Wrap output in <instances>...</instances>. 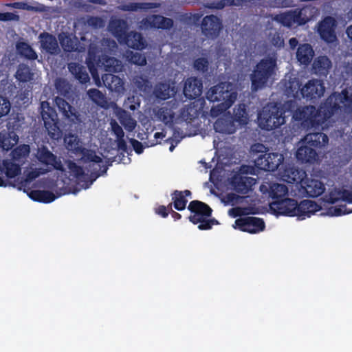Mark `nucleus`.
Wrapping results in <instances>:
<instances>
[{"label": "nucleus", "mask_w": 352, "mask_h": 352, "mask_svg": "<svg viewBox=\"0 0 352 352\" xmlns=\"http://www.w3.org/2000/svg\"><path fill=\"white\" fill-rule=\"evenodd\" d=\"M341 104L344 106L352 104V97L346 89L342 90L341 93L331 94L318 109L312 105L298 108L293 118L307 130L319 129L340 109Z\"/></svg>", "instance_id": "obj_1"}, {"label": "nucleus", "mask_w": 352, "mask_h": 352, "mask_svg": "<svg viewBox=\"0 0 352 352\" xmlns=\"http://www.w3.org/2000/svg\"><path fill=\"white\" fill-rule=\"evenodd\" d=\"M277 69V58L275 56H268L261 59L250 75L252 91H257L271 84L274 80Z\"/></svg>", "instance_id": "obj_2"}, {"label": "nucleus", "mask_w": 352, "mask_h": 352, "mask_svg": "<svg viewBox=\"0 0 352 352\" xmlns=\"http://www.w3.org/2000/svg\"><path fill=\"white\" fill-rule=\"evenodd\" d=\"M207 99L211 102H220L219 111L228 109L235 102L237 93L234 85L229 82H222L210 88L207 92Z\"/></svg>", "instance_id": "obj_3"}, {"label": "nucleus", "mask_w": 352, "mask_h": 352, "mask_svg": "<svg viewBox=\"0 0 352 352\" xmlns=\"http://www.w3.org/2000/svg\"><path fill=\"white\" fill-rule=\"evenodd\" d=\"M285 110L280 103H268L258 113V120L262 129L272 131L285 122Z\"/></svg>", "instance_id": "obj_4"}, {"label": "nucleus", "mask_w": 352, "mask_h": 352, "mask_svg": "<svg viewBox=\"0 0 352 352\" xmlns=\"http://www.w3.org/2000/svg\"><path fill=\"white\" fill-rule=\"evenodd\" d=\"M41 108L42 120L48 135L54 140L61 139L63 131L60 128L59 120L55 109L52 107L48 102H42Z\"/></svg>", "instance_id": "obj_5"}, {"label": "nucleus", "mask_w": 352, "mask_h": 352, "mask_svg": "<svg viewBox=\"0 0 352 352\" xmlns=\"http://www.w3.org/2000/svg\"><path fill=\"white\" fill-rule=\"evenodd\" d=\"M246 114L245 108L239 107L234 116H226L218 118L214 123V129L216 132L223 134H233L236 131V122L245 124L243 120Z\"/></svg>", "instance_id": "obj_6"}, {"label": "nucleus", "mask_w": 352, "mask_h": 352, "mask_svg": "<svg viewBox=\"0 0 352 352\" xmlns=\"http://www.w3.org/2000/svg\"><path fill=\"white\" fill-rule=\"evenodd\" d=\"M67 168L72 176L76 179L77 183L84 188H89L98 177L105 173L107 170V167L103 166L101 172L93 170L91 172L90 175H89L85 173L82 166L71 160L67 162Z\"/></svg>", "instance_id": "obj_7"}, {"label": "nucleus", "mask_w": 352, "mask_h": 352, "mask_svg": "<svg viewBox=\"0 0 352 352\" xmlns=\"http://www.w3.org/2000/svg\"><path fill=\"white\" fill-rule=\"evenodd\" d=\"M305 175L304 178L292 177V183H296L300 188L302 193L309 197H318L320 196L325 190L324 184L320 180L316 179L308 178L305 172L302 173Z\"/></svg>", "instance_id": "obj_8"}, {"label": "nucleus", "mask_w": 352, "mask_h": 352, "mask_svg": "<svg viewBox=\"0 0 352 352\" xmlns=\"http://www.w3.org/2000/svg\"><path fill=\"white\" fill-rule=\"evenodd\" d=\"M283 155L278 153H267L258 155L254 159L255 166L265 171H274L282 164Z\"/></svg>", "instance_id": "obj_9"}, {"label": "nucleus", "mask_w": 352, "mask_h": 352, "mask_svg": "<svg viewBox=\"0 0 352 352\" xmlns=\"http://www.w3.org/2000/svg\"><path fill=\"white\" fill-rule=\"evenodd\" d=\"M270 208L276 215L295 217L297 212V201L285 197L280 200L272 201L270 204Z\"/></svg>", "instance_id": "obj_10"}, {"label": "nucleus", "mask_w": 352, "mask_h": 352, "mask_svg": "<svg viewBox=\"0 0 352 352\" xmlns=\"http://www.w3.org/2000/svg\"><path fill=\"white\" fill-rule=\"evenodd\" d=\"M325 91L324 82L322 80H309L301 89L300 93L307 100L314 101L320 98Z\"/></svg>", "instance_id": "obj_11"}, {"label": "nucleus", "mask_w": 352, "mask_h": 352, "mask_svg": "<svg viewBox=\"0 0 352 352\" xmlns=\"http://www.w3.org/2000/svg\"><path fill=\"white\" fill-rule=\"evenodd\" d=\"M188 210L192 214L188 217L189 221L196 225L201 221V218H209L212 215V210L206 204L199 201H191Z\"/></svg>", "instance_id": "obj_12"}, {"label": "nucleus", "mask_w": 352, "mask_h": 352, "mask_svg": "<svg viewBox=\"0 0 352 352\" xmlns=\"http://www.w3.org/2000/svg\"><path fill=\"white\" fill-rule=\"evenodd\" d=\"M235 224L243 232L255 234L262 232L265 228L263 219L255 217H245L237 219Z\"/></svg>", "instance_id": "obj_13"}, {"label": "nucleus", "mask_w": 352, "mask_h": 352, "mask_svg": "<svg viewBox=\"0 0 352 352\" xmlns=\"http://www.w3.org/2000/svg\"><path fill=\"white\" fill-rule=\"evenodd\" d=\"M222 27L221 19L213 14L204 16L201 23L203 34L206 37L212 39L219 36Z\"/></svg>", "instance_id": "obj_14"}, {"label": "nucleus", "mask_w": 352, "mask_h": 352, "mask_svg": "<svg viewBox=\"0 0 352 352\" xmlns=\"http://www.w3.org/2000/svg\"><path fill=\"white\" fill-rule=\"evenodd\" d=\"M178 104L175 100L166 102L156 111L157 118L167 126H173L175 120H177L175 118V110L177 109Z\"/></svg>", "instance_id": "obj_15"}, {"label": "nucleus", "mask_w": 352, "mask_h": 352, "mask_svg": "<svg viewBox=\"0 0 352 352\" xmlns=\"http://www.w3.org/2000/svg\"><path fill=\"white\" fill-rule=\"evenodd\" d=\"M336 21L332 16H326L318 24V32L320 38L328 43H333L336 39Z\"/></svg>", "instance_id": "obj_16"}, {"label": "nucleus", "mask_w": 352, "mask_h": 352, "mask_svg": "<svg viewBox=\"0 0 352 352\" xmlns=\"http://www.w3.org/2000/svg\"><path fill=\"white\" fill-rule=\"evenodd\" d=\"M36 158L42 164L51 166L56 170H63L60 160L45 146H42L38 148Z\"/></svg>", "instance_id": "obj_17"}, {"label": "nucleus", "mask_w": 352, "mask_h": 352, "mask_svg": "<svg viewBox=\"0 0 352 352\" xmlns=\"http://www.w3.org/2000/svg\"><path fill=\"white\" fill-rule=\"evenodd\" d=\"M19 142V136L15 132V126L8 123L7 130L0 132V147L4 151H9Z\"/></svg>", "instance_id": "obj_18"}, {"label": "nucleus", "mask_w": 352, "mask_h": 352, "mask_svg": "<svg viewBox=\"0 0 352 352\" xmlns=\"http://www.w3.org/2000/svg\"><path fill=\"white\" fill-rule=\"evenodd\" d=\"M202 81L196 77H190L184 83L183 93L186 98L195 99L202 93Z\"/></svg>", "instance_id": "obj_19"}, {"label": "nucleus", "mask_w": 352, "mask_h": 352, "mask_svg": "<svg viewBox=\"0 0 352 352\" xmlns=\"http://www.w3.org/2000/svg\"><path fill=\"white\" fill-rule=\"evenodd\" d=\"M76 157H80L78 160L83 162H93L89 166L94 167V170L101 172L103 169V166H104V165H100V163L102 162V160L100 156L97 155L96 152L93 150L82 147L79 153H78Z\"/></svg>", "instance_id": "obj_20"}, {"label": "nucleus", "mask_w": 352, "mask_h": 352, "mask_svg": "<svg viewBox=\"0 0 352 352\" xmlns=\"http://www.w3.org/2000/svg\"><path fill=\"white\" fill-rule=\"evenodd\" d=\"M41 47L47 54L55 55L60 51L58 41L56 37L48 32H44L38 36Z\"/></svg>", "instance_id": "obj_21"}, {"label": "nucleus", "mask_w": 352, "mask_h": 352, "mask_svg": "<svg viewBox=\"0 0 352 352\" xmlns=\"http://www.w3.org/2000/svg\"><path fill=\"white\" fill-rule=\"evenodd\" d=\"M321 210V206L316 201L311 200H302L297 203L296 216L305 219L310 217L312 214Z\"/></svg>", "instance_id": "obj_22"}, {"label": "nucleus", "mask_w": 352, "mask_h": 352, "mask_svg": "<svg viewBox=\"0 0 352 352\" xmlns=\"http://www.w3.org/2000/svg\"><path fill=\"white\" fill-rule=\"evenodd\" d=\"M332 67L331 60L326 56L317 57L312 64L313 72L320 77L326 78Z\"/></svg>", "instance_id": "obj_23"}, {"label": "nucleus", "mask_w": 352, "mask_h": 352, "mask_svg": "<svg viewBox=\"0 0 352 352\" xmlns=\"http://www.w3.org/2000/svg\"><path fill=\"white\" fill-rule=\"evenodd\" d=\"M296 157L301 163H314L318 158V153L315 148L309 145L300 146L296 151Z\"/></svg>", "instance_id": "obj_24"}, {"label": "nucleus", "mask_w": 352, "mask_h": 352, "mask_svg": "<svg viewBox=\"0 0 352 352\" xmlns=\"http://www.w3.org/2000/svg\"><path fill=\"white\" fill-rule=\"evenodd\" d=\"M121 44L126 45L129 48L142 50L146 47V43L142 35L137 32H128Z\"/></svg>", "instance_id": "obj_25"}, {"label": "nucleus", "mask_w": 352, "mask_h": 352, "mask_svg": "<svg viewBox=\"0 0 352 352\" xmlns=\"http://www.w3.org/2000/svg\"><path fill=\"white\" fill-rule=\"evenodd\" d=\"M54 102L59 112L62 113L63 118L68 119L71 121H74L78 118L76 109L65 99L60 97H56Z\"/></svg>", "instance_id": "obj_26"}, {"label": "nucleus", "mask_w": 352, "mask_h": 352, "mask_svg": "<svg viewBox=\"0 0 352 352\" xmlns=\"http://www.w3.org/2000/svg\"><path fill=\"white\" fill-rule=\"evenodd\" d=\"M303 141L311 148H321L328 144L329 138L322 132L311 133L305 136Z\"/></svg>", "instance_id": "obj_27"}, {"label": "nucleus", "mask_w": 352, "mask_h": 352, "mask_svg": "<svg viewBox=\"0 0 352 352\" xmlns=\"http://www.w3.org/2000/svg\"><path fill=\"white\" fill-rule=\"evenodd\" d=\"M30 153V146L29 144H22L16 146L12 150L10 156V160L24 165L28 160Z\"/></svg>", "instance_id": "obj_28"}, {"label": "nucleus", "mask_w": 352, "mask_h": 352, "mask_svg": "<svg viewBox=\"0 0 352 352\" xmlns=\"http://www.w3.org/2000/svg\"><path fill=\"white\" fill-rule=\"evenodd\" d=\"M104 85L111 91L121 93L124 91V82L119 76L112 74H104L102 76Z\"/></svg>", "instance_id": "obj_29"}, {"label": "nucleus", "mask_w": 352, "mask_h": 352, "mask_svg": "<svg viewBox=\"0 0 352 352\" xmlns=\"http://www.w3.org/2000/svg\"><path fill=\"white\" fill-rule=\"evenodd\" d=\"M314 56L312 46L309 43L301 44L296 52V58L302 65H308Z\"/></svg>", "instance_id": "obj_30"}, {"label": "nucleus", "mask_w": 352, "mask_h": 352, "mask_svg": "<svg viewBox=\"0 0 352 352\" xmlns=\"http://www.w3.org/2000/svg\"><path fill=\"white\" fill-rule=\"evenodd\" d=\"M339 201L352 204V191L346 189H335L329 192L327 201L335 204Z\"/></svg>", "instance_id": "obj_31"}, {"label": "nucleus", "mask_w": 352, "mask_h": 352, "mask_svg": "<svg viewBox=\"0 0 352 352\" xmlns=\"http://www.w3.org/2000/svg\"><path fill=\"white\" fill-rule=\"evenodd\" d=\"M192 193L189 190H184L182 191L175 190L172 194V201L173 206L175 210L178 211L184 210L188 203L187 197L191 196Z\"/></svg>", "instance_id": "obj_32"}, {"label": "nucleus", "mask_w": 352, "mask_h": 352, "mask_svg": "<svg viewBox=\"0 0 352 352\" xmlns=\"http://www.w3.org/2000/svg\"><path fill=\"white\" fill-rule=\"evenodd\" d=\"M157 7L156 3L151 2H130L129 3H123L118 6V9L124 12H136L138 10L147 11Z\"/></svg>", "instance_id": "obj_33"}, {"label": "nucleus", "mask_w": 352, "mask_h": 352, "mask_svg": "<svg viewBox=\"0 0 352 352\" xmlns=\"http://www.w3.org/2000/svg\"><path fill=\"white\" fill-rule=\"evenodd\" d=\"M68 69L80 83L85 84L89 81V74L83 65L77 63H70L68 64Z\"/></svg>", "instance_id": "obj_34"}, {"label": "nucleus", "mask_w": 352, "mask_h": 352, "mask_svg": "<svg viewBox=\"0 0 352 352\" xmlns=\"http://www.w3.org/2000/svg\"><path fill=\"white\" fill-rule=\"evenodd\" d=\"M199 115V110L197 109V105L190 103L181 109L177 120L191 123Z\"/></svg>", "instance_id": "obj_35"}, {"label": "nucleus", "mask_w": 352, "mask_h": 352, "mask_svg": "<svg viewBox=\"0 0 352 352\" xmlns=\"http://www.w3.org/2000/svg\"><path fill=\"white\" fill-rule=\"evenodd\" d=\"M3 172L9 179L14 178L21 173V164H19L10 159H6L2 161Z\"/></svg>", "instance_id": "obj_36"}, {"label": "nucleus", "mask_w": 352, "mask_h": 352, "mask_svg": "<svg viewBox=\"0 0 352 352\" xmlns=\"http://www.w3.org/2000/svg\"><path fill=\"white\" fill-rule=\"evenodd\" d=\"M294 11L295 12V15H296L297 23L298 25H304L314 16L315 8L311 6H306L300 9L296 8Z\"/></svg>", "instance_id": "obj_37"}, {"label": "nucleus", "mask_w": 352, "mask_h": 352, "mask_svg": "<svg viewBox=\"0 0 352 352\" xmlns=\"http://www.w3.org/2000/svg\"><path fill=\"white\" fill-rule=\"evenodd\" d=\"M28 195L33 201L45 204L52 202L56 197L51 191L40 190H32Z\"/></svg>", "instance_id": "obj_38"}, {"label": "nucleus", "mask_w": 352, "mask_h": 352, "mask_svg": "<svg viewBox=\"0 0 352 352\" xmlns=\"http://www.w3.org/2000/svg\"><path fill=\"white\" fill-rule=\"evenodd\" d=\"M17 53L28 60H34L38 57L36 52L28 43L23 41L17 42L16 44Z\"/></svg>", "instance_id": "obj_39"}, {"label": "nucleus", "mask_w": 352, "mask_h": 352, "mask_svg": "<svg viewBox=\"0 0 352 352\" xmlns=\"http://www.w3.org/2000/svg\"><path fill=\"white\" fill-rule=\"evenodd\" d=\"M124 25L125 22L120 19L113 21L110 23L111 30L120 44L123 43L122 40L124 39L128 34L126 28L124 26Z\"/></svg>", "instance_id": "obj_40"}, {"label": "nucleus", "mask_w": 352, "mask_h": 352, "mask_svg": "<svg viewBox=\"0 0 352 352\" xmlns=\"http://www.w3.org/2000/svg\"><path fill=\"white\" fill-rule=\"evenodd\" d=\"M254 180L252 177H240L236 179L233 182L235 190L242 194L248 193L254 184Z\"/></svg>", "instance_id": "obj_41"}, {"label": "nucleus", "mask_w": 352, "mask_h": 352, "mask_svg": "<svg viewBox=\"0 0 352 352\" xmlns=\"http://www.w3.org/2000/svg\"><path fill=\"white\" fill-rule=\"evenodd\" d=\"M296 15L294 10L287 12L276 14L273 19L285 27H291L294 23H297Z\"/></svg>", "instance_id": "obj_42"}, {"label": "nucleus", "mask_w": 352, "mask_h": 352, "mask_svg": "<svg viewBox=\"0 0 352 352\" xmlns=\"http://www.w3.org/2000/svg\"><path fill=\"white\" fill-rule=\"evenodd\" d=\"M153 93L157 98L165 100L173 94V90L169 84L160 82L155 86Z\"/></svg>", "instance_id": "obj_43"}, {"label": "nucleus", "mask_w": 352, "mask_h": 352, "mask_svg": "<svg viewBox=\"0 0 352 352\" xmlns=\"http://www.w3.org/2000/svg\"><path fill=\"white\" fill-rule=\"evenodd\" d=\"M64 141L67 150L69 151L72 153L74 154L76 156L78 155V153H79V151L83 147L80 145V142L78 136L76 135L69 134L67 135L65 138Z\"/></svg>", "instance_id": "obj_44"}, {"label": "nucleus", "mask_w": 352, "mask_h": 352, "mask_svg": "<svg viewBox=\"0 0 352 352\" xmlns=\"http://www.w3.org/2000/svg\"><path fill=\"white\" fill-rule=\"evenodd\" d=\"M288 194V188L283 184H273L270 187V195L273 201L285 198Z\"/></svg>", "instance_id": "obj_45"}, {"label": "nucleus", "mask_w": 352, "mask_h": 352, "mask_svg": "<svg viewBox=\"0 0 352 352\" xmlns=\"http://www.w3.org/2000/svg\"><path fill=\"white\" fill-rule=\"evenodd\" d=\"M33 73L27 65L21 63L18 66L15 77L19 82H28L33 79Z\"/></svg>", "instance_id": "obj_46"}, {"label": "nucleus", "mask_w": 352, "mask_h": 352, "mask_svg": "<svg viewBox=\"0 0 352 352\" xmlns=\"http://www.w3.org/2000/svg\"><path fill=\"white\" fill-rule=\"evenodd\" d=\"M161 15L154 14L150 16L144 18L140 23L141 26L145 28H157L160 24Z\"/></svg>", "instance_id": "obj_47"}, {"label": "nucleus", "mask_w": 352, "mask_h": 352, "mask_svg": "<svg viewBox=\"0 0 352 352\" xmlns=\"http://www.w3.org/2000/svg\"><path fill=\"white\" fill-rule=\"evenodd\" d=\"M120 122L124 127V129L129 131H133L137 125L136 121L131 116L130 114L124 112V115H122L119 118Z\"/></svg>", "instance_id": "obj_48"}, {"label": "nucleus", "mask_w": 352, "mask_h": 352, "mask_svg": "<svg viewBox=\"0 0 352 352\" xmlns=\"http://www.w3.org/2000/svg\"><path fill=\"white\" fill-rule=\"evenodd\" d=\"M194 69L202 74H207L209 69V61L207 58L199 57L193 61Z\"/></svg>", "instance_id": "obj_49"}, {"label": "nucleus", "mask_w": 352, "mask_h": 352, "mask_svg": "<svg viewBox=\"0 0 352 352\" xmlns=\"http://www.w3.org/2000/svg\"><path fill=\"white\" fill-rule=\"evenodd\" d=\"M89 98L96 104L103 107L106 100L104 95L97 89H90L87 91Z\"/></svg>", "instance_id": "obj_50"}, {"label": "nucleus", "mask_w": 352, "mask_h": 352, "mask_svg": "<svg viewBox=\"0 0 352 352\" xmlns=\"http://www.w3.org/2000/svg\"><path fill=\"white\" fill-rule=\"evenodd\" d=\"M133 83L139 91L144 93H148L151 89L148 80L142 76H136L133 79Z\"/></svg>", "instance_id": "obj_51"}, {"label": "nucleus", "mask_w": 352, "mask_h": 352, "mask_svg": "<svg viewBox=\"0 0 352 352\" xmlns=\"http://www.w3.org/2000/svg\"><path fill=\"white\" fill-rule=\"evenodd\" d=\"M352 210H348L346 205L330 206L327 208V214L331 217H339L349 214Z\"/></svg>", "instance_id": "obj_52"}, {"label": "nucleus", "mask_w": 352, "mask_h": 352, "mask_svg": "<svg viewBox=\"0 0 352 352\" xmlns=\"http://www.w3.org/2000/svg\"><path fill=\"white\" fill-rule=\"evenodd\" d=\"M55 87L58 92L61 95L66 96L69 93V84L63 78H57L55 81Z\"/></svg>", "instance_id": "obj_53"}, {"label": "nucleus", "mask_w": 352, "mask_h": 352, "mask_svg": "<svg viewBox=\"0 0 352 352\" xmlns=\"http://www.w3.org/2000/svg\"><path fill=\"white\" fill-rule=\"evenodd\" d=\"M40 175V173L38 170H32L26 173L25 177L19 184V189L21 190L22 187L25 186L26 184L30 182L37 178Z\"/></svg>", "instance_id": "obj_54"}, {"label": "nucleus", "mask_w": 352, "mask_h": 352, "mask_svg": "<svg viewBox=\"0 0 352 352\" xmlns=\"http://www.w3.org/2000/svg\"><path fill=\"white\" fill-rule=\"evenodd\" d=\"M129 61L138 66H144L146 64V58L145 56L139 52L131 53Z\"/></svg>", "instance_id": "obj_55"}, {"label": "nucleus", "mask_w": 352, "mask_h": 352, "mask_svg": "<svg viewBox=\"0 0 352 352\" xmlns=\"http://www.w3.org/2000/svg\"><path fill=\"white\" fill-rule=\"evenodd\" d=\"M250 213V208H249L235 207L228 210V214L234 218L247 215Z\"/></svg>", "instance_id": "obj_56"}, {"label": "nucleus", "mask_w": 352, "mask_h": 352, "mask_svg": "<svg viewBox=\"0 0 352 352\" xmlns=\"http://www.w3.org/2000/svg\"><path fill=\"white\" fill-rule=\"evenodd\" d=\"M198 228L201 230H206L212 228V226L218 224L219 222L215 219L201 218L199 221Z\"/></svg>", "instance_id": "obj_57"}, {"label": "nucleus", "mask_w": 352, "mask_h": 352, "mask_svg": "<svg viewBox=\"0 0 352 352\" xmlns=\"http://www.w3.org/2000/svg\"><path fill=\"white\" fill-rule=\"evenodd\" d=\"M10 107L9 100L6 97L0 95V118L10 112Z\"/></svg>", "instance_id": "obj_58"}, {"label": "nucleus", "mask_w": 352, "mask_h": 352, "mask_svg": "<svg viewBox=\"0 0 352 352\" xmlns=\"http://www.w3.org/2000/svg\"><path fill=\"white\" fill-rule=\"evenodd\" d=\"M104 63H102V65H100V61L97 63L98 66L102 67L104 66V70L109 72H116L117 70L115 68V66L111 65L114 62H117L118 60L115 58H111L109 56H105L104 58Z\"/></svg>", "instance_id": "obj_59"}, {"label": "nucleus", "mask_w": 352, "mask_h": 352, "mask_svg": "<svg viewBox=\"0 0 352 352\" xmlns=\"http://www.w3.org/2000/svg\"><path fill=\"white\" fill-rule=\"evenodd\" d=\"M270 41L271 44L274 47H281L284 45V40L277 32L274 34L270 33Z\"/></svg>", "instance_id": "obj_60"}, {"label": "nucleus", "mask_w": 352, "mask_h": 352, "mask_svg": "<svg viewBox=\"0 0 352 352\" xmlns=\"http://www.w3.org/2000/svg\"><path fill=\"white\" fill-rule=\"evenodd\" d=\"M251 152L252 153L253 155L256 156V157L262 154H265L268 152V148L266 147L264 144L261 143H256L251 146Z\"/></svg>", "instance_id": "obj_61"}, {"label": "nucleus", "mask_w": 352, "mask_h": 352, "mask_svg": "<svg viewBox=\"0 0 352 352\" xmlns=\"http://www.w3.org/2000/svg\"><path fill=\"white\" fill-rule=\"evenodd\" d=\"M111 131L116 135V139L124 137V133L122 128L118 124L115 120H112L110 122Z\"/></svg>", "instance_id": "obj_62"}, {"label": "nucleus", "mask_w": 352, "mask_h": 352, "mask_svg": "<svg viewBox=\"0 0 352 352\" xmlns=\"http://www.w3.org/2000/svg\"><path fill=\"white\" fill-rule=\"evenodd\" d=\"M60 44L64 50L68 52H72L76 50L75 45H74L72 39L66 36L60 40Z\"/></svg>", "instance_id": "obj_63"}, {"label": "nucleus", "mask_w": 352, "mask_h": 352, "mask_svg": "<svg viewBox=\"0 0 352 352\" xmlns=\"http://www.w3.org/2000/svg\"><path fill=\"white\" fill-rule=\"evenodd\" d=\"M173 26V20L170 18L161 16L160 24L158 29L168 30Z\"/></svg>", "instance_id": "obj_64"}]
</instances>
